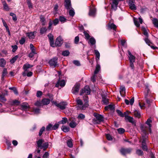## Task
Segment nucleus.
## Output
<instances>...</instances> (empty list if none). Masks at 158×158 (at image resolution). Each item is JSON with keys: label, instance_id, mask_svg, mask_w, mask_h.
<instances>
[{"label": "nucleus", "instance_id": "nucleus-9", "mask_svg": "<svg viewBox=\"0 0 158 158\" xmlns=\"http://www.w3.org/2000/svg\"><path fill=\"white\" fill-rule=\"evenodd\" d=\"M57 59L56 57H54L51 59L49 62L50 65L53 66L54 67H56L57 65Z\"/></svg>", "mask_w": 158, "mask_h": 158}, {"label": "nucleus", "instance_id": "nucleus-48", "mask_svg": "<svg viewBox=\"0 0 158 158\" xmlns=\"http://www.w3.org/2000/svg\"><path fill=\"white\" fill-rule=\"evenodd\" d=\"M19 102L18 100H15L13 101L11 104L12 105H18L19 104Z\"/></svg>", "mask_w": 158, "mask_h": 158}, {"label": "nucleus", "instance_id": "nucleus-42", "mask_svg": "<svg viewBox=\"0 0 158 158\" xmlns=\"http://www.w3.org/2000/svg\"><path fill=\"white\" fill-rule=\"evenodd\" d=\"M59 20L62 23H64L66 21L67 19L63 16H60Z\"/></svg>", "mask_w": 158, "mask_h": 158}, {"label": "nucleus", "instance_id": "nucleus-26", "mask_svg": "<svg viewBox=\"0 0 158 158\" xmlns=\"http://www.w3.org/2000/svg\"><path fill=\"white\" fill-rule=\"evenodd\" d=\"M40 21L41 22L42 25L44 26L45 25L46 21L43 15H41L40 17Z\"/></svg>", "mask_w": 158, "mask_h": 158}, {"label": "nucleus", "instance_id": "nucleus-10", "mask_svg": "<svg viewBox=\"0 0 158 158\" xmlns=\"http://www.w3.org/2000/svg\"><path fill=\"white\" fill-rule=\"evenodd\" d=\"M65 81L64 80H59L56 85V87H58L60 86L61 87H64L65 85Z\"/></svg>", "mask_w": 158, "mask_h": 158}, {"label": "nucleus", "instance_id": "nucleus-46", "mask_svg": "<svg viewBox=\"0 0 158 158\" xmlns=\"http://www.w3.org/2000/svg\"><path fill=\"white\" fill-rule=\"evenodd\" d=\"M69 54V52L68 50H66L63 51L62 52V54L64 56H67Z\"/></svg>", "mask_w": 158, "mask_h": 158}, {"label": "nucleus", "instance_id": "nucleus-49", "mask_svg": "<svg viewBox=\"0 0 158 158\" xmlns=\"http://www.w3.org/2000/svg\"><path fill=\"white\" fill-rule=\"evenodd\" d=\"M94 52H95V53L96 55V57H97V58H98V60H99V59L100 56L99 52L97 50H94Z\"/></svg>", "mask_w": 158, "mask_h": 158}, {"label": "nucleus", "instance_id": "nucleus-61", "mask_svg": "<svg viewBox=\"0 0 158 158\" xmlns=\"http://www.w3.org/2000/svg\"><path fill=\"white\" fill-rule=\"evenodd\" d=\"M59 127V124L58 123H56L54 126H52V130H55L57 129Z\"/></svg>", "mask_w": 158, "mask_h": 158}, {"label": "nucleus", "instance_id": "nucleus-18", "mask_svg": "<svg viewBox=\"0 0 158 158\" xmlns=\"http://www.w3.org/2000/svg\"><path fill=\"white\" fill-rule=\"evenodd\" d=\"M120 93L122 97H124L125 95L124 94L125 93V88L124 86H121L120 88Z\"/></svg>", "mask_w": 158, "mask_h": 158}, {"label": "nucleus", "instance_id": "nucleus-2", "mask_svg": "<svg viewBox=\"0 0 158 158\" xmlns=\"http://www.w3.org/2000/svg\"><path fill=\"white\" fill-rule=\"evenodd\" d=\"M83 100L84 103H83L82 100L78 98L76 100V101L77 105V108L78 109L84 110L86 107L88 106V98L87 96H85L83 97Z\"/></svg>", "mask_w": 158, "mask_h": 158}, {"label": "nucleus", "instance_id": "nucleus-31", "mask_svg": "<svg viewBox=\"0 0 158 158\" xmlns=\"http://www.w3.org/2000/svg\"><path fill=\"white\" fill-rule=\"evenodd\" d=\"M152 122V121L151 120L149 119V118H148L147 119V121L146 122V123L147 124L148 126V127H149V130L150 131V132H151V124H150V123Z\"/></svg>", "mask_w": 158, "mask_h": 158}, {"label": "nucleus", "instance_id": "nucleus-11", "mask_svg": "<svg viewBox=\"0 0 158 158\" xmlns=\"http://www.w3.org/2000/svg\"><path fill=\"white\" fill-rule=\"evenodd\" d=\"M63 43V40L60 36L58 37L56 39L55 42L56 46H60Z\"/></svg>", "mask_w": 158, "mask_h": 158}, {"label": "nucleus", "instance_id": "nucleus-32", "mask_svg": "<svg viewBox=\"0 0 158 158\" xmlns=\"http://www.w3.org/2000/svg\"><path fill=\"white\" fill-rule=\"evenodd\" d=\"M68 119L66 118H63L62 120L60 121L58 123L59 124H64L67 122Z\"/></svg>", "mask_w": 158, "mask_h": 158}, {"label": "nucleus", "instance_id": "nucleus-54", "mask_svg": "<svg viewBox=\"0 0 158 158\" xmlns=\"http://www.w3.org/2000/svg\"><path fill=\"white\" fill-rule=\"evenodd\" d=\"M116 112L121 117H124V116L123 114V113L120 110H116Z\"/></svg>", "mask_w": 158, "mask_h": 158}, {"label": "nucleus", "instance_id": "nucleus-19", "mask_svg": "<svg viewBox=\"0 0 158 158\" xmlns=\"http://www.w3.org/2000/svg\"><path fill=\"white\" fill-rule=\"evenodd\" d=\"M36 33V31H34L33 32H31L30 33H27V35L30 39H34L35 37L34 34Z\"/></svg>", "mask_w": 158, "mask_h": 158}, {"label": "nucleus", "instance_id": "nucleus-7", "mask_svg": "<svg viewBox=\"0 0 158 158\" xmlns=\"http://www.w3.org/2000/svg\"><path fill=\"white\" fill-rule=\"evenodd\" d=\"M70 122L69 124V126L72 128H75L77 126V124L76 123L75 118H72L70 119Z\"/></svg>", "mask_w": 158, "mask_h": 158}, {"label": "nucleus", "instance_id": "nucleus-30", "mask_svg": "<svg viewBox=\"0 0 158 158\" xmlns=\"http://www.w3.org/2000/svg\"><path fill=\"white\" fill-rule=\"evenodd\" d=\"M100 66L98 64L96 65L95 70L94 72V74L96 75L97 74L100 69Z\"/></svg>", "mask_w": 158, "mask_h": 158}, {"label": "nucleus", "instance_id": "nucleus-6", "mask_svg": "<svg viewBox=\"0 0 158 158\" xmlns=\"http://www.w3.org/2000/svg\"><path fill=\"white\" fill-rule=\"evenodd\" d=\"M131 151V148H122L120 150L121 153L123 155H125L127 154H129Z\"/></svg>", "mask_w": 158, "mask_h": 158}, {"label": "nucleus", "instance_id": "nucleus-29", "mask_svg": "<svg viewBox=\"0 0 158 158\" xmlns=\"http://www.w3.org/2000/svg\"><path fill=\"white\" fill-rule=\"evenodd\" d=\"M44 142V140L42 139H39L37 142V145L38 146L41 148L42 146V144Z\"/></svg>", "mask_w": 158, "mask_h": 158}, {"label": "nucleus", "instance_id": "nucleus-60", "mask_svg": "<svg viewBox=\"0 0 158 158\" xmlns=\"http://www.w3.org/2000/svg\"><path fill=\"white\" fill-rule=\"evenodd\" d=\"M45 129V127H42V128L40 129L39 132V136H40L42 135L43 132L44 131Z\"/></svg>", "mask_w": 158, "mask_h": 158}, {"label": "nucleus", "instance_id": "nucleus-40", "mask_svg": "<svg viewBox=\"0 0 158 158\" xmlns=\"http://www.w3.org/2000/svg\"><path fill=\"white\" fill-rule=\"evenodd\" d=\"M47 29L45 27H43L40 28V33L42 35L44 34L46 32Z\"/></svg>", "mask_w": 158, "mask_h": 158}, {"label": "nucleus", "instance_id": "nucleus-24", "mask_svg": "<svg viewBox=\"0 0 158 158\" xmlns=\"http://www.w3.org/2000/svg\"><path fill=\"white\" fill-rule=\"evenodd\" d=\"M8 73L7 72V69L6 68L4 69L2 72V75L1 77V79L3 80L4 77L6 76L7 74Z\"/></svg>", "mask_w": 158, "mask_h": 158}, {"label": "nucleus", "instance_id": "nucleus-14", "mask_svg": "<svg viewBox=\"0 0 158 158\" xmlns=\"http://www.w3.org/2000/svg\"><path fill=\"white\" fill-rule=\"evenodd\" d=\"M1 1L3 6V10L7 11H9L10 10V8L5 0H1Z\"/></svg>", "mask_w": 158, "mask_h": 158}, {"label": "nucleus", "instance_id": "nucleus-56", "mask_svg": "<svg viewBox=\"0 0 158 158\" xmlns=\"http://www.w3.org/2000/svg\"><path fill=\"white\" fill-rule=\"evenodd\" d=\"M150 90L148 88V86H146L145 89V97H147L148 96V94L149 93Z\"/></svg>", "mask_w": 158, "mask_h": 158}, {"label": "nucleus", "instance_id": "nucleus-52", "mask_svg": "<svg viewBox=\"0 0 158 158\" xmlns=\"http://www.w3.org/2000/svg\"><path fill=\"white\" fill-rule=\"evenodd\" d=\"M18 56H16L14 57H13L11 60H10V62L11 63H13L16 61L18 58Z\"/></svg>", "mask_w": 158, "mask_h": 158}, {"label": "nucleus", "instance_id": "nucleus-43", "mask_svg": "<svg viewBox=\"0 0 158 158\" xmlns=\"http://www.w3.org/2000/svg\"><path fill=\"white\" fill-rule=\"evenodd\" d=\"M102 101L103 103L105 104H107L108 102V99L106 97H102Z\"/></svg>", "mask_w": 158, "mask_h": 158}, {"label": "nucleus", "instance_id": "nucleus-34", "mask_svg": "<svg viewBox=\"0 0 158 158\" xmlns=\"http://www.w3.org/2000/svg\"><path fill=\"white\" fill-rule=\"evenodd\" d=\"M61 129L64 132H66L69 131V127L65 126H63L61 127Z\"/></svg>", "mask_w": 158, "mask_h": 158}, {"label": "nucleus", "instance_id": "nucleus-62", "mask_svg": "<svg viewBox=\"0 0 158 158\" xmlns=\"http://www.w3.org/2000/svg\"><path fill=\"white\" fill-rule=\"evenodd\" d=\"M84 33L85 36V38L87 40L89 39L90 37L89 34L85 31H84Z\"/></svg>", "mask_w": 158, "mask_h": 158}, {"label": "nucleus", "instance_id": "nucleus-38", "mask_svg": "<svg viewBox=\"0 0 158 158\" xmlns=\"http://www.w3.org/2000/svg\"><path fill=\"white\" fill-rule=\"evenodd\" d=\"M152 22L155 26L158 28V20L156 19H152Z\"/></svg>", "mask_w": 158, "mask_h": 158}, {"label": "nucleus", "instance_id": "nucleus-47", "mask_svg": "<svg viewBox=\"0 0 158 158\" xmlns=\"http://www.w3.org/2000/svg\"><path fill=\"white\" fill-rule=\"evenodd\" d=\"M133 20L135 26L137 27H139L140 24L138 22V21L137 20V19L135 18H134Z\"/></svg>", "mask_w": 158, "mask_h": 158}, {"label": "nucleus", "instance_id": "nucleus-3", "mask_svg": "<svg viewBox=\"0 0 158 158\" xmlns=\"http://www.w3.org/2000/svg\"><path fill=\"white\" fill-rule=\"evenodd\" d=\"M94 116L96 118V119L94 118L93 119V122L95 123L100 124L103 121V117L102 115L94 113Z\"/></svg>", "mask_w": 158, "mask_h": 158}, {"label": "nucleus", "instance_id": "nucleus-39", "mask_svg": "<svg viewBox=\"0 0 158 158\" xmlns=\"http://www.w3.org/2000/svg\"><path fill=\"white\" fill-rule=\"evenodd\" d=\"M89 42L91 45H93L95 44L96 41L94 38L91 37L89 39Z\"/></svg>", "mask_w": 158, "mask_h": 158}, {"label": "nucleus", "instance_id": "nucleus-22", "mask_svg": "<svg viewBox=\"0 0 158 158\" xmlns=\"http://www.w3.org/2000/svg\"><path fill=\"white\" fill-rule=\"evenodd\" d=\"M50 103V100L48 99L44 98L42 100V103L43 105H47Z\"/></svg>", "mask_w": 158, "mask_h": 158}, {"label": "nucleus", "instance_id": "nucleus-64", "mask_svg": "<svg viewBox=\"0 0 158 158\" xmlns=\"http://www.w3.org/2000/svg\"><path fill=\"white\" fill-rule=\"evenodd\" d=\"M25 41V39L24 38H22L19 41V43L21 44H23Z\"/></svg>", "mask_w": 158, "mask_h": 158}, {"label": "nucleus", "instance_id": "nucleus-12", "mask_svg": "<svg viewBox=\"0 0 158 158\" xmlns=\"http://www.w3.org/2000/svg\"><path fill=\"white\" fill-rule=\"evenodd\" d=\"M135 0H129V5L130 8L132 10H135L136 6L135 4Z\"/></svg>", "mask_w": 158, "mask_h": 158}, {"label": "nucleus", "instance_id": "nucleus-27", "mask_svg": "<svg viewBox=\"0 0 158 158\" xmlns=\"http://www.w3.org/2000/svg\"><path fill=\"white\" fill-rule=\"evenodd\" d=\"M6 95H7V94H2L0 95V101L4 102L6 101V99L5 97Z\"/></svg>", "mask_w": 158, "mask_h": 158}, {"label": "nucleus", "instance_id": "nucleus-4", "mask_svg": "<svg viewBox=\"0 0 158 158\" xmlns=\"http://www.w3.org/2000/svg\"><path fill=\"white\" fill-rule=\"evenodd\" d=\"M53 103L57 107L59 108L61 110H63L65 109L66 107V106L67 105V103L66 102H61L60 103H57V102H53Z\"/></svg>", "mask_w": 158, "mask_h": 158}, {"label": "nucleus", "instance_id": "nucleus-23", "mask_svg": "<svg viewBox=\"0 0 158 158\" xmlns=\"http://www.w3.org/2000/svg\"><path fill=\"white\" fill-rule=\"evenodd\" d=\"M126 120H128V121L132 124L135 123V121L134 120L133 118L130 116H126Z\"/></svg>", "mask_w": 158, "mask_h": 158}, {"label": "nucleus", "instance_id": "nucleus-55", "mask_svg": "<svg viewBox=\"0 0 158 158\" xmlns=\"http://www.w3.org/2000/svg\"><path fill=\"white\" fill-rule=\"evenodd\" d=\"M85 115L82 114H79L78 116V118L80 119H83L85 118Z\"/></svg>", "mask_w": 158, "mask_h": 158}, {"label": "nucleus", "instance_id": "nucleus-41", "mask_svg": "<svg viewBox=\"0 0 158 158\" xmlns=\"http://www.w3.org/2000/svg\"><path fill=\"white\" fill-rule=\"evenodd\" d=\"M48 142H45L44 143L41 148H44V150H45L48 147Z\"/></svg>", "mask_w": 158, "mask_h": 158}, {"label": "nucleus", "instance_id": "nucleus-51", "mask_svg": "<svg viewBox=\"0 0 158 158\" xmlns=\"http://www.w3.org/2000/svg\"><path fill=\"white\" fill-rule=\"evenodd\" d=\"M27 4L29 9L32 8H33V6L30 0H27Z\"/></svg>", "mask_w": 158, "mask_h": 158}, {"label": "nucleus", "instance_id": "nucleus-59", "mask_svg": "<svg viewBox=\"0 0 158 158\" xmlns=\"http://www.w3.org/2000/svg\"><path fill=\"white\" fill-rule=\"evenodd\" d=\"M117 131L118 133L119 134H122L125 132V130L122 128L118 129Z\"/></svg>", "mask_w": 158, "mask_h": 158}, {"label": "nucleus", "instance_id": "nucleus-44", "mask_svg": "<svg viewBox=\"0 0 158 158\" xmlns=\"http://www.w3.org/2000/svg\"><path fill=\"white\" fill-rule=\"evenodd\" d=\"M46 129L48 131L53 130L52 125L51 124H49L46 127Z\"/></svg>", "mask_w": 158, "mask_h": 158}, {"label": "nucleus", "instance_id": "nucleus-8", "mask_svg": "<svg viewBox=\"0 0 158 158\" xmlns=\"http://www.w3.org/2000/svg\"><path fill=\"white\" fill-rule=\"evenodd\" d=\"M96 9L93 6L89 10V16L94 17L96 14Z\"/></svg>", "mask_w": 158, "mask_h": 158}, {"label": "nucleus", "instance_id": "nucleus-21", "mask_svg": "<svg viewBox=\"0 0 158 158\" xmlns=\"http://www.w3.org/2000/svg\"><path fill=\"white\" fill-rule=\"evenodd\" d=\"M64 6L67 9H70L71 7V1L65 2Z\"/></svg>", "mask_w": 158, "mask_h": 158}, {"label": "nucleus", "instance_id": "nucleus-57", "mask_svg": "<svg viewBox=\"0 0 158 158\" xmlns=\"http://www.w3.org/2000/svg\"><path fill=\"white\" fill-rule=\"evenodd\" d=\"M67 143L68 146L70 148H71L73 146L71 140H68Z\"/></svg>", "mask_w": 158, "mask_h": 158}, {"label": "nucleus", "instance_id": "nucleus-25", "mask_svg": "<svg viewBox=\"0 0 158 158\" xmlns=\"http://www.w3.org/2000/svg\"><path fill=\"white\" fill-rule=\"evenodd\" d=\"M134 114L135 117L139 118L141 116V114L139 111L135 110L134 112Z\"/></svg>", "mask_w": 158, "mask_h": 158}, {"label": "nucleus", "instance_id": "nucleus-1", "mask_svg": "<svg viewBox=\"0 0 158 158\" xmlns=\"http://www.w3.org/2000/svg\"><path fill=\"white\" fill-rule=\"evenodd\" d=\"M142 132L145 135H143L141 138L142 148L144 151H147L148 150L146 145V143L147 142L148 136L146 135L147 131L148 130L147 127L145 124L141 125L140 126Z\"/></svg>", "mask_w": 158, "mask_h": 158}, {"label": "nucleus", "instance_id": "nucleus-37", "mask_svg": "<svg viewBox=\"0 0 158 158\" xmlns=\"http://www.w3.org/2000/svg\"><path fill=\"white\" fill-rule=\"evenodd\" d=\"M69 9V15L70 16L73 17L75 15L74 9L71 7V8Z\"/></svg>", "mask_w": 158, "mask_h": 158}, {"label": "nucleus", "instance_id": "nucleus-17", "mask_svg": "<svg viewBox=\"0 0 158 158\" xmlns=\"http://www.w3.org/2000/svg\"><path fill=\"white\" fill-rule=\"evenodd\" d=\"M128 52L130 62H135V57L131 54L129 51H128Z\"/></svg>", "mask_w": 158, "mask_h": 158}, {"label": "nucleus", "instance_id": "nucleus-15", "mask_svg": "<svg viewBox=\"0 0 158 158\" xmlns=\"http://www.w3.org/2000/svg\"><path fill=\"white\" fill-rule=\"evenodd\" d=\"M144 40L146 43L148 44L149 46L153 49H155L157 48L156 47H154L152 45V43L147 38H146L144 39Z\"/></svg>", "mask_w": 158, "mask_h": 158}, {"label": "nucleus", "instance_id": "nucleus-50", "mask_svg": "<svg viewBox=\"0 0 158 158\" xmlns=\"http://www.w3.org/2000/svg\"><path fill=\"white\" fill-rule=\"evenodd\" d=\"M145 98H146V103L148 105V106L149 107L150 106L151 103L152 102V100L151 99H148L147 98V97H145Z\"/></svg>", "mask_w": 158, "mask_h": 158}, {"label": "nucleus", "instance_id": "nucleus-45", "mask_svg": "<svg viewBox=\"0 0 158 158\" xmlns=\"http://www.w3.org/2000/svg\"><path fill=\"white\" fill-rule=\"evenodd\" d=\"M10 15L12 17L14 21H15L17 20V18L15 14L13 13H10Z\"/></svg>", "mask_w": 158, "mask_h": 158}, {"label": "nucleus", "instance_id": "nucleus-58", "mask_svg": "<svg viewBox=\"0 0 158 158\" xmlns=\"http://www.w3.org/2000/svg\"><path fill=\"white\" fill-rule=\"evenodd\" d=\"M136 153L139 156H141L143 154V152L142 151L139 149L136 150Z\"/></svg>", "mask_w": 158, "mask_h": 158}, {"label": "nucleus", "instance_id": "nucleus-63", "mask_svg": "<svg viewBox=\"0 0 158 158\" xmlns=\"http://www.w3.org/2000/svg\"><path fill=\"white\" fill-rule=\"evenodd\" d=\"M42 101L41 102L40 101H37L35 103V105L37 106H42Z\"/></svg>", "mask_w": 158, "mask_h": 158}, {"label": "nucleus", "instance_id": "nucleus-36", "mask_svg": "<svg viewBox=\"0 0 158 158\" xmlns=\"http://www.w3.org/2000/svg\"><path fill=\"white\" fill-rule=\"evenodd\" d=\"M108 26L109 28L110 29H113V30L116 31L117 27L113 23L109 24Z\"/></svg>", "mask_w": 158, "mask_h": 158}, {"label": "nucleus", "instance_id": "nucleus-33", "mask_svg": "<svg viewBox=\"0 0 158 158\" xmlns=\"http://www.w3.org/2000/svg\"><path fill=\"white\" fill-rule=\"evenodd\" d=\"M6 62L3 58L0 59V66L1 67H4L6 64Z\"/></svg>", "mask_w": 158, "mask_h": 158}, {"label": "nucleus", "instance_id": "nucleus-35", "mask_svg": "<svg viewBox=\"0 0 158 158\" xmlns=\"http://www.w3.org/2000/svg\"><path fill=\"white\" fill-rule=\"evenodd\" d=\"M21 107L23 110H26L28 109L29 107L28 104L27 103H24L21 105Z\"/></svg>", "mask_w": 158, "mask_h": 158}, {"label": "nucleus", "instance_id": "nucleus-5", "mask_svg": "<svg viewBox=\"0 0 158 158\" xmlns=\"http://www.w3.org/2000/svg\"><path fill=\"white\" fill-rule=\"evenodd\" d=\"M90 93V89L89 86L86 85L80 91V95H82L83 94L89 95Z\"/></svg>", "mask_w": 158, "mask_h": 158}, {"label": "nucleus", "instance_id": "nucleus-20", "mask_svg": "<svg viewBox=\"0 0 158 158\" xmlns=\"http://www.w3.org/2000/svg\"><path fill=\"white\" fill-rule=\"evenodd\" d=\"M33 66V65L30 64L28 63L25 64L23 67V68L24 71H26L28 69L31 68Z\"/></svg>", "mask_w": 158, "mask_h": 158}, {"label": "nucleus", "instance_id": "nucleus-16", "mask_svg": "<svg viewBox=\"0 0 158 158\" xmlns=\"http://www.w3.org/2000/svg\"><path fill=\"white\" fill-rule=\"evenodd\" d=\"M80 88L79 85H76L72 89V93L74 94H76L78 92Z\"/></svg>", "mask_w": 158, "mask_h": 158}, {"label": "nucleus", "instance_id": "nucleus-13", "mask_svg": "<svg viewBox=\"0 0 158 158\" xmlns=\"http://www.w3.org/2000/svg\"><path fill=\"white\" fill-rule=\"evenodd\" d=\"M118 2L117 0H113L111 3V9L114 10L117 9Z\"/></svg>", "mask_w": 158, "mask_h": 158}, {"label": "nucleus", "instance_id": "nucleus-53", "mask_svg": "<svg viewBox=\"0 0 158 158\" xmlns=\"http://www.w3.org/2000/svg\"><path fill=\"white\" fill-rule=\"evenodd\" d=\"M33 110L35 114H38L40 113V109L38 108H33Z\"/></svg>", "mask_w": 158, "mask_h": 158}, {"label": "nucleus", "instance_id": "nucleus-28", "mask_svg": "<svg viewBox=\"0 0 158 158\" xmlns=\"http://www.w3.org/2000/svg\"><path fill=\"white\" fill-rule=\"evenodd\" d=\"M108 109H110V110H114V105H113L110 104L105 107V109L106 110H107Z\"/></svg>", "mask_w": 158, "mask_h": 158}]
</instances>
